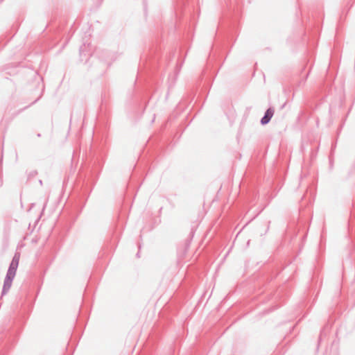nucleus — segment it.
Returning a JSON list of instances; mask_svg holds the SVG:
<instances>
[{"label":"nucleus","instance_id":"1","mask_svg":"<svg viewBox=\"0 0 355 355\" xmlns=\"http://www.w3.org/2000/svg\"><path fill=\"white\" fill-rule=\"evenodd\" d=\"M12 263L10 269L8 270L6 279L4 282L3 293H5L11 286L12 280L15 275V268L12 266Z\"/></svg>","mask_w":355,"mask_h":355},{"label":"nucleus","instance_id":"2","mask_svg":"<svg viewBox=\"0 0 355 355\" xmlns=\"http://www.w3.org/2000/svg\"><path fill=\"white\" fill-rule=\"evenodd\" d=\"M273 114H274V110L272 109H271V108L268 109L265 114V116L261 119V123L263 125L268 123L270 121L272 116H273Z\"/></svg>","mask_w":355,"mask_h":355}]
</instances>
